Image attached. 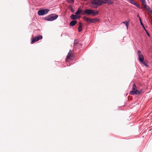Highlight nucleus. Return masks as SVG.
I'll use <instances>...</instances> for the list:
<instances>
[{"label": "nucleus", "mask_w": 152, "mask_h": 152, "mask_svg": "<svg viewBox=\"0 0 152 152\" xmlns=\"http://www.w3.org/2000/svg\"><path fill=\"white\" fill-rule=\"evenodd\" d=\"M143 93V89L138 90L137 89V86L135 83H133L132 86V91L129 92L130 95H139L140 94Z\"/></svg>", "instance_id": "1"}, {"label": "nucleus", "mask_w": 152, "mask_h": 152, "mask_svg": "<svg viewBox=\"0 0 152 152\" xmlns=\"http://www.w3.org/2000/svg\"><path fill=\"white\" fill-rule=\"evenodd\" d=\"M58 17V15L54 14H52L45 17L44 19L47 21H52L56 19Z\"/></svg>", "instance_id": "2"}, {"label": "nucleus", "mask_w": 152, "mask_h": 152, "mask_svg": "<svg viewBox=\"0 0 152 152\" xmlns=\"http://www.w3.org/2000/svg\"><path fill=\"white\" fill-rule=\"evenodd\" d=\"M49 10L45 9L42 10H40L37 13L39 15H43L47 14L49 11Z\"/></svg>", "instance_id": "3"}, {"label": "nucleus", "mask_w": 152, "mask_h": 152, "mask_svg": "<svg viewBox=\"0 0 152 152\" xmlns=\"http://www.w3.org/2000/svg\"><path fill=\"white\" fill-rule=\"evenodd\" d=\"M92 4L96 5V6L94 7L97 8L99 6L102 5V0H94L91 2Z\"/></svg>", "instance_id": "4"}, {"label": "nucleus", "mask_w": 152, "mask_h": 152, "mask_svg": "<svg viewBox=\"0 0 152 152\" xmlns=\"http://www.w3.org/2000/svg\"><path fill=\"white\" fill-rule=\"evenodd\" d=\"M42 38V36L41 35H39L36 36L34 38L31 39V43L33 44L36 42H37Z\"/></svg>", "instance_id": "5"}, {"label": "nucleus", "mask_w": 152, "mask_h": 152, "mask_svg": "<svg viewBox=\"0 0 152 152\" xmlns=\"http://www.w3.org/2000/svg\"><path fill=\"white\" fill-rule=\"evenodd\" d=\"M78 39H75L74 41V47L80 49L82 45V44L79 43L78 42Z\"/></svg>", "instance_id": "6"}, {"label": "nucleus", "mask_w": 152, "mask_h": 152, "mask_svg": "<svg viewBox=\"0 0 152 152\" xmlns=\"http://www.w3.org/2000/svg\"><path fill=\"white\" fill-rule=\"evenodd\" d=\"M141 52L140 50H138L137 54L138 56V58L139 61L140 62H143L144 60V57L141 54Z\"/></svg>", "instance_id": "7"}, {"label": "nucleus", "mask_w": 152, "mask_h": 152, "mask_svg": "<svg viewBox=\"0 0 152 152\" xmlns=\"http://www.w3.org/2000/svg\"><path fill=\"white\" fill-rule=\"evenodd\" d=\"M71 50H70L69 53H68L67 55L66 56V58L68 59H69L71 60H73L75 58L74 56L73 55H72L71 53Z\"/></svg>", "instance_id": "8"}, {"label": "nucleus", "mask_w": 152, "mask_h": 152, "mask_svg": "<svg viewBox=\"0 0 152 152\" xmlns=\"http://www.w3.org/2000/svg\"><path fill=\"white\" fill-rule=\"evenodd\" d=\"M91 10L86 9L85 10L84 12L83 13V14L88 15H91Z\"/></svg>", "instance_id": "9"}, {"label": "nucleus", "mask_w": 152, "mask_h": 152, "mask_svg": "<svg viewBox=\"0 0 152 152\" xmlns=\"http://www.w3.org/2000/svg\"><path fill=\"white\" fill-rule=\"evenodd\" d=\"M91 15L92 16H96L99 13V11L97 10L95 11L91 10Z\"/></svg>", "instance_id": "10"}, {"label": "nucleus", "mask_w": 152, "mask_h": 152, "mask_svg": "<svg viewBox=\"0 0 152 152\" xmlns=\"http://www.w3.org/2000/svg\"><path fill=\"white\" fill-rule=\"evenodd\" d=\"M100 20L99 18L91 19L90 20V23H94L96 22H98Z\"/></svg>", "instance_id": "11"}, {"label": "nucleus", "mask_w": 152, "mask_h": 152, "mask_svg": "<svg viewBox=\"0 0 152 152\" xmlns=\"http://www.w3.org/2000/svg\"><path fill=\"white\" fill-rule=\"evenodd\" d=\"M78 31L79 32H81L82 30V24L81 23H79V27L78 28Z\"/></svg>", "instance_id": "12"}, {"label": "nucleus", "mask_w": 152, "mask_h": 152, "mask_svg": "<svg viewBox=\"0 0 152 152\" xmlns=\"http://www.w3.org/2000/svg\"><path fill=\"white\" fill-rule=\"evenodd\" d=\"M77 23V21L75 20H73L70 22V25L72 26H73Z\"/></svg>", "instance_id": "13"}, {"label": "nucleus", "mask_w": 152, "mask_h": 152, "mask_svg": "<svg viewBox=\"0 0 152 152\" xmlns=\"http://www.w3.org/2000/svg\"><path fill=\"white\" fill-rule=\"evenodd\" d=\"M83 18L85 21L87 22L88 23H90V20L91 19L90 18H87L86 16H84Z\"/></svg>", "instance_id": "14"}, {"label": "nucleus", "mask_w": 152, "mask_h": 152, "mask_svg": "<svg viewBox=\"0 0 152 152\" xmlns=\"http://www.w3.org/2000/svg\"><path fill=\"white\" fill-rule=\"evenodd\" d=\"M71 18L74 20H75L77 19V17L76 15H74L73 14L71 15Z\"/></svg>", "instance_id": "15"}, {"label": "nucleus", "mask_w": 152, "mask_h": 152, "mask_svg": "<svg viewBox=\"0 0 152 152\" xmlns=\"http://www.w3.org/2000/svg\"><path fill=\"white\" fill-rule=\"evenodd\" d=\"M141 62L147 67H149V66L147 64V62L146 61L144 60L143 62Z\"/></svg>", "instance_id": "16"}, {"label": "nucleus", "mask_w": 152, "mask_h": 152, "mask_svg": "<svg viewBox=\"0 0 152 152\" xmlns=\"http://www.w3.org/2000/svg\"><path fill=\"white\" fill-rule=\"evenodd\" d=\"M68 9L70 10L71 11V12L72 13H74V10L73 9V8L71 6H69V7Z\"/></svg>", "instance_id": "17"}, {"label": "nucleus", "mask_w": 152, "mask_h": 152, "mask_svg": "<svg viewBox=\"0 0 152 152\" xmlns=\"http://www.w3.org/2000/svg\"><path fill=\"white\" fill-rule=\"evenodd\" d=\"M129 2L131 3V4L135 5L136 4V3H135L133 0H128Z\"/></svg>", "instance_id": "18"}, {"label": "nucleus", "mask_w": 152, "mask_h": 152, "mask_svg": "<svg viewBox=\"0 0 152 152\" xmlns=\"http://www.w3.org/2000/svg\"><path fill=\"white\" fill-rule=\"evenodd\" d=\"M82 12V11L81 10H80L79 9L77 10L75 12V14L76 15H78L80 14Z\"/></svg>", "instance_id": "19"}, {"label": "nucleus", "mask_w": 152, "mask_h": 152, "mask_svg": "<svg viewBox=\"0 0 152 152\" xmlns=\"http://www.w3.org/2000/svg\"><path fill=\"white\" fill-rule=\"evenodd\" d=\"M107 4H113V1L111 0H108Z\"/></svg>", "instance_id": "20"}, {"label": "nucleus", "mask_w": 152, "mask_h": 152, "mask_svg": "<svg viewBox=\"0 0 152 152\" xmlns=\"http://www.w3.org/2000/svg\"><path fill=\"white\" fill-rule=\"evenodd\" d=\"M143 6H144V8H146V9H147V10H148L149 8V7L148 6V5H147L146 3L145 4H144L143 5Z\"/></svg>", "instance_id": "21"}, {"label": "nucleus", "mask_w": 152, "mask_h": 152, "mask_svg": "<svg viewBox=\"0 0 152 152\" xmlns=\"http://www.w3.org/2000/svg\"><path fill=\"white\" fill-rule=\"evenodd\" d=\"M123 23H124V24H125L126 26V27L127 28H128V24H129V21H128V22H123Z\"/></svg>", "instance_id": "22"}, {"label": "nucleus", "mask_w": 152, "mask_h": 152, "mask_svg": "<svg viewBox=\"0 0 152 152\" xmlns=\"http://www.w3.org/2000/svg\"><path fill=\"white\" fill-rule=\"evenodd\" d=\"M108 0H102V4H106Z\"/></svg>", "instance_id": "23"}, {"label": "nucleus", "mask_w": 152, "mask_h": 152, "mask_svg": "<svg viewBox=\"0 0 152 152\" xmlns=\"http://www.w3.org/2000/svg\"><path fill=\"white\" fill-rule=\"evenodd\" d=\"M140 1L141 2L142 5L146 3V1L145 0H140Z\"/></svg>", "instance_id": "24"}, {"label": "nucleus", "mask_w": 152, "mask_h": 152, "mask_svg": "<svg viewBox=\"0 0 152 152\" xmlns=\"http://www.w3.org/2000/svg\"><path fill=\"white\" fill-rule=\"evenodd\" d=\"M146 33V34H147V35L149 37H150V34H149V33L148 32V31H147V30L145 29V28H144V29Z\"/></svg>", "instance_id": "25"}, {"label": "nucleus", "mask_w": 152, "mask_h": 152, "mask_svg": "<svg viewBox=\"0 0 152 152\" xmlns=\"http://www.w3.org/2000/svg\"><path fill=\"white\" fill-rule=\"evenodd\" d=\"M134 5L137 6L139 9H141V7H140V5L137 4L136 3V4H135Z\"/></svg>", "instance_id": "26"}, {"label": "nucleus", "mask_w": 152, "mask_h": 152, "mask_svg": "<svg viewBox=\"0 0 152 152\" xmlns=\"http://www.w3.org/2000/svg\"><path fill=\"white\" fill-rule=\"evenodd\" d=\"M148 11L150 12L152 14V10H151L149 8L148 10H147Z\"/></svg>", "instance_id": "27"}, {"label": "nucleus", "mask_w": 152, "mask_h": 152, "mask_svg": "<svg viewBox=\"0 0 152 152\" xmlns=\"http://www.w3.org/2000/svg\"><path fill=\"white\" fill-rule=\"evenodd\" d=\"M141 25L143 27V28H144H144H145L144 25V24H143V23H142V22L141 23H140Z\"/></svg>", "instance_id": "28"}, {"label": "nucleus", "mask_w": 152, "mask_h": 152, "mask_svg": "<svg viewBox=\"0 0 152 152\" xmlns=\"http://www.w3.org/2000/svg\"><path fill=\"white\" fill-rule=\"evenodd\" d=\"M139 20H140V23H141L142 22L141 19V18L140 17H139Z\"/></svg>", "instance_id": "29"}, {"label": "nucleus", "mask_w": 152, "mask_h": 152, "mask_svg": "<svg viewBox=\"0 0 152 152\" xmlns=\"http://www.w3.org/2000/svg\"><path fill=\"white\" fill-rule=\"evenodd\" d=\"M137 17H138L139 18V17H140V16H139V15H137Z\"/></svg>", "instance_id": "30"}]
</instances>
